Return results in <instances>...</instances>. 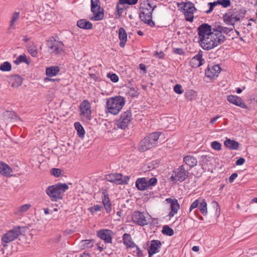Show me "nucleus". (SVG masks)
<instances>
[{
    "instance_id": "nucleus-16",
    "label": "nucleus",
    "mask_w": 257,
    "mask_h": 257,
    "mask_svg": "<svg viewBox=\"0 0 257 257\" xmlns=\"http://www.w3.org/2000/svg\"><path fill=\"white\" fill-rule=\"evenodd\" d=\"M221 68L219 65H215L212 66H208L205 71V75L207 77L214 78L217 77L220 72Z\"/></svg>"
},
{
    "instance_id": "nucleus-53",
    "label": "nucleus",
    "mask_w": 257,
    "mask_h": 257,
    "mask_svg": "<svg viewBox=\"0 0 257 257\" xmlns=\"http://www.w3.org/2000/svg\"><path fill=\"white\" fill-rule=\"evenodd\" d=\"M208 5H209L210 8H209V9L206 11L207 14H209V13H211L212 11V10H213L214 7H215L216 6L218 5V2L216 1V2H214L213 3H209L208 4Z\"/></svg>"
},
{
    "instance_id": "nucleus-64",
    "label": "nucleus",
    "mask_w": 257,
    "mask_h": 257,
    "mask_svg": "<svg viewBox=\"0 0 257 257\" xmlns=\"http://www.w3.org/2000/svg\"><path fill=\"white\" fill-rule=\"evenodd\" d=\"M80 257H90V255L88 253H84Z\"/></svg>"
},
{
    "instance_id": "nucleus-21",
    "label": "nucleus",
    "mask_w": 257,
    "mask_h": 257,
    "mask_svg": "<svg viewBox=\"0 0 257 257\" xmlns=\"http://www.w3.org/2000/svg\"><path fill=\"white\" fill-rule=\"evenodd\" d=\"M161 245V241L158 240H153L151 241L150 248L148 250L149 256L152 257L154 254L158 252Z\"/></svg>"
},
{
    "instance_id": "nucleus-59",
    "label": "nucleus",
    "mask_w": 257,
    "mask_h": 257,
    "mask_svg": "<svg viewBox=\"0 0 257 257\" xmlns=\"http://www.w3.org/2000/svg\"><path fill=\"white\" fill-rule=\"evenodd\" d=\"M155 55L156 56H158L159 58H162L164 56V53L162 52H155Z\"/></svg>"
},
{
    "instance_id": "nucleus-23",
    "label": "nucleus",
    "mask_w": 257,
    "mask_h": 257,
    "mask_svg": "<svg viewBox=\"0 0 257 257\" xmlns=\"http://www.w3.org/2000/svg\"><path fill=\"white\" fill-rule=\"evenodd\" d=\"M12 173V169L7 164L0 162V173L6 176H10Z\"/></svg>"
},
{
    "instance_id": "nucleus-1",
    "label": "nucleus",
    "mask_w": 257,
    "mask_h": 257,
    "mask_svg": "<svg viewBox=\"0 0 257 257\" xmlns=\"http://www.w3.org/2000/svg\"><path fill=\"white\" fill-rule=\"evenodd\" d=\"M156 7V6H152L148 1H144L140 4V18L143 22L151 27L155 26V23L152 21V13Z\"/></svg>"
},
{
    "instance_id": "nucleus-7",
    "label": "nucleus",
    "mask_w": 257,
    "mask_h": 257,
    "mask_svg": "<svg viewBox=\"0 0 257 257\" xmlns=\"http://www.w3.org/2000/svg\"><path fill=\"white\" fill-rule=\"evenodd\" d=\"M23 229V227L18 226L5 233L2 237V245L4 247L7 246L8 243L13 241L22 234Z\"/></svg>"
},
{
    "instance_id": "nucleus-39",
    "label": "nucleus",
    "mask_w": 257,
    "mask_h": 257,
    "mask_svg": "<svg viewBox=\"0 0 257 257\" xmlns=\"http://www.w3.org/2000/svg\"><path fill=\"white\" fill-rule=\"evenodd\" d=\"M22 62H25L27 64H29V61L27 59L26 55L25 54L21 55L16 60L14 61V63L17 65H19L20 63Z\"/></svg>"
},
{
    "instance_id": "nucleus-35",
    "label": "nucleus",
    "mask_w": 257,
    "mask_h": 257,
    "mask_svg": "<svg viewBox=\"0 0 257 257\" xmlns=\"http://www.w3.org/2000/svg\"><path fill=\"white\" fill-rule=\"evenodd\" d=\"M200 202L198 208L201 213L204 215L207 213V203L204 199L200 198Z\"/></svg>"
},
{
    "instance_id": "nucleus-42",
    "label": "nucleus",
    "mask_w": 257,
    "mask_h": 257,
    "mask_svg": "<svg viewBox=\"0 0 257 257\" xmlns=\"http://www.w3.org/2000/svg\"><path fill=\"white\" fill-rule=\"evenodd\" d=\"M12 69V65L9 62H5L0 65V70L2 71H9Z\"/></svg>"
},
{
    "instance_id": "nucleus-34",
    "label": "nucleus",
    "mask_w": 257,
    "mask_h": 257,
    "mask_svg": "<svg viewBox=\"0 0 257 257\" xmlns=\"http://www.w3.org/2000/svg\"><path fill=\"white\" fill-rule=\"evenodd\" d=\"M20 18V12H15L11 16V20L10 22V29H14L15 23L18 21Z\"/></svg>"
},
{
    "instance_id": "nucleus-61",
    "label": "nucleus",
    "mask_w": 257,
    "mask_h": 257,
    "mask_svg": "<svg viewBox=\"0 0 257 257\" xmlns=\"http://www.w3.org/2000/svg\"><path fill=\"white\" fill-rule=\"evenodd\" d=\"M219 117V116H216L212 118L210 120V123L213 124L215 122L216 120Z\"/></svg>"
},
{
    "instance_id": "nucleus-37",
    "label": "nucleus",
    "mask_w": 257,
    "mask_h": 257,
    "mask_svg": "<svg viewBox=\"0 0 257 257\" xmlns=\"http://www.w3.org/2000/svg\"><path fill=\"white\" fill-rule=\"evenodd\" d=\"M3 117L5 119H15L17 118V115L13 111H6L3 113Z\"/></svg>"
},
{
    "instance_id": "nucleus-32",
    "label": "nucleus",
    "mask_w": 257,
    "mask_h": 257,
    "mask_svg": "<svg viewBox=\"0 0 257 257\" xmlns=\"http://www.w3.org/2000/svg\"><path fill=\"white\" fill-rule=\"evenodd\" d=\"M60 71L58 66H51L46 68V75L49 77H52L56 75Z\"/></svg>"
},
{
    "instance_id": "nucleus-36",
    "label": "nucleus",
    "mask_w": 257,
    "mask_h": 257,
    "mask_svg": "<svg viewBox=\"0 0 257 257\" xmlns=\"http://www.w3.org/2000/svg\"><path fill=\"white\" fill-rule=\"evenodd\" d=\"M74 126L77 131V134L79 137L81 138H83L85 135V131L80 123L79 122H76L74 123Z\"/></svg>"
},
{
    "instance_id": "nucleus-4",
    "label": "nucleus",
    "mask_w": 257,
    "mask_h": 257,
    "mask_svg": "<svg viewBox=\"0 0 257 257\" xmlns=\"http://www.w3.org/2000/svg\"><path fill=\"white\" fill-rule=\"evenodd\" d=\"M68 189L65 183H59L48 187L46 192L52 201H57L62 198V194Z\"/></svg>"
},
{
    "instance_id": "nucleus-52",
    "label": "nucleus",
    "mask_w": 257,
    "mask_h": 257,
    "mask_svg": "<svg viewBox=\"0 0 257 257\" xmlns=\"http://www.w3.org/2000/svg\"><path fill=\"white\" fill-rule=\"evenodd\" d=\"M148 188L151 186H154L157 183V179L156 178H152L147 180Z\"/></svg>"
},
{
    "instance_id": "nucleus-44",
    "label": "nucleus",
    "mask_w": 257,
    "mask_h": 257,
    "mask_svg": "<svg viewBox=\"0 0 257 257\" xmlns=\"http://www.w3.org/2000/svg\"><path fill=\"white\" fill-rule=\"evenodd\" d=\"M245 13L246 11L244 10H240L238 12H236L234 13L235 14V18L237 19V21H239L244 17Z\"/></svg>"
},
{
    "instance_id": "nucleus-51",
    "label": "nucleus",
    "mask_w": 257,
    "mask_h": 257,
    "mask_svg": "<svg viewBox=\"0 0 257 257\" xmlns=\"http://www.w3.org/2000/svg\"><path fill=\"white\" fill-rule=\"evenodd\" d=\"M128 93L132 97L137 96L139 94L138 90L135 88H131L128 91Z\"/></svg>"
},
{
    "instance_id": "nucleus-60",
    "label": "nucleus",
    "mask_w": 257,
    "mask_h": 257,
    "mask_svg": "<svg viewBox=\"0 0 257 257\" xmlns=\"http://www.w3.org/2000/svg\"><path fill=\"white\" fill-rule=\"evenodd\" d=\"M137 255L139 257H142V251L141 250V249L138 246H137Z\"/></svg>"
},
{
    "instance_id": "nucleus-25",
    "label": "nucleus",
    "mask_w": 257,
    "mask_h": 257,
    "mask_svg": "<svg viewBox=\"0 0 257 257\" xmlns=\"http://www.w3.org/2000/svg\"><path fill=\"white\" fill-rule=\"evenodd\" d=\"M184 162L185 164L192 168L197 164V160L195 157L192 156H186L184 157Z\"/></svg>"
},
{
    "instance_id": "nucleus-48",
    "label": "nucleus",
    "mask_w": 257,
    "mask_h": 257,
    "mask_svg": "<svg viewBox=\"0 0 257 257\" xmlns=\"http://www.w3.org/2000/svg\"><path fill=\"white\" fill-rule=\"evenodd\" d=\"M138 0H119V3L120 4L135 5L137 3Z\"/></svg>"
},
{
    "instance_id": "nucleus-55",
    "label": "nucleus",
    "mask_w": 257,
    "mask_h": 257,
    "mask_svg": "<svg viewBox=\"0 0 257 257\" xmlns=\"http://www.w3.org/2000/svg\"><path fill=\"white\" fill-rule=\"evenodd\" d=\"M101 208V206L99 205H94L93 207H91L90 209H89L90 212H91L92 213H93L95 212H97L98 211L100 210V209Z\"/></svg>"
},
{
    "instance_id": "nucleus-33",
    "label": "nucleus",
    "mask_w": 257,
    "mask_h": 257,
    "mask_svg": "<svg viewBox=\"0 0 257 257\" xmlns=\"http://www.w3.org/2000/svg\"><path fill=\"white\" fill-rule=\"evenodd\" d=\"M28 51L32 56L36 57L37 56L38 52L36 46L34 43L31 42L27 45Z\"/></svg>"
},
{
    "instance_id": "nucleus-13",
    "label": "nucleus",
    "mask_w": 257,
    "mask_h": 257,
    "mask_svg": "<svg viewBox=\"0 0 257 257\" xmlns=\"http://www.w3.org/2000/svg\"><path fill=\"white\" fill-rule=\"evenodd\" d=\"M199 40L207 36H210L211 34L215 33V29L212 31L210 26L207 24H203L200 25L197 29Z\"/></svg>"
},
{
    "instance_id": "nucleus-15",
    "label": "nucleus",
    "mask_w": 257,
    "mask_h": 257,
    "mask_svg": "<svg viewBox=\"0 0 257 257\" xmlns=\"http://www.w3.org/2000/svg\"><path fill=\"white\" fill-rule=\"evenodd\" d=\"M97 236L106 243H110L113 232L109 229H102L97 231Z\"/></svg>"
},
{
    "instance_id": "nucleus-41",
    "label": "nucleus",
    "mask_w": 257,
    "mask_h": 257,
    "mask_svg": "<svg viewBox=\"0 0 257 257\" xmlns=\"http://www.w3.org/2000/svg\"><path fill=\"white\" fill-rule=\"evenodd\" d=\"M84 248H91L93 246L94 240L93 239H86L81 242Z\"/></svg>"
},
{
    "instance_id": "nucleus-8",
    "label": "nucleus",
    "mask_w": 257,
    "mask_h": 257,
    "mask_svg": "<svg viewBox=\"0 0 257 257\" xmlns=\"http://www.w3.org/2000/svg\"><path fill=\"white\" fill-rule=\"evenodd\" d=\"M132 119L131 111L127 110L121 114L119 118L116 121V125L118 128L124 130L130 124Z\"/></svg>"
},
{
    "instance_id": "nucleus-28",
    "label": "nucleus",
    "mask_w": 257,
    "mask_h": 257,
    "mask_svg": "<svg viewBox=\"0 0 257 257\" xmlns=\"http://www.w3.org/2000/svg\"><path fill=\"white\" fill-rule=\"evenodd\" d=\"M102 203L107 213H109L111 210V204L109 199L108 195L103 193Z\"/></svg>"
},
{
    "instance_id": "nucleus-18",
    "label": "nucleus",
    "mask_w": 257,
    "mask_h": 257,
    "mask_svg": "<svg viewBox=\"0 0 257 257\" xmlns=\"http://www.w3.org/2000/svg\"><path fill=\"white\" fill-rule=\"evenodd\" d=\"M202 51H200L196 56L191 59L190 64L191 67L197 68L203 64L204 60L202 59Z\"/></svg>"
},
{
    "instance_id": "nucleus-31",
    "label": "nucleus",
    "mask_w": 257,
    "mask_h": 257,
    "mask_svg": "<svg viewBox=\"0 0 257 257\" xmlns=\"http://www.w3.org/2000/svg\"><path fill=\"white\" fill-rule=\"evenodd\" d=\"M123 242L127 247H134L136 246L129 234L125 233L123 235Z\"/></svg>"
},
{
    "instance_id": "nucleus-5",
    "label": "nucleus",
    "mask_w": 257,
    "mask_h": 257,
    "mask_svg": "<svg viewBox=\"0 0 257 257\" xmlns=\"http://www.w3.org/2000/svg\"><path fill=\"white\" fill-rule=\"evenodd\" d=\"M160 133L155 132L151 134L141 142L139 149L141 152H145L152 147L157 144L159 138Z\"/></svg>"
},
{
    "instance_id": "nucleus-26",
    "label": "nucleus",
    "mask_w": 257,
    "mask_h": 257,
    "mask_svg": "<svg viewBox=\"0 0 257 257\" xmlns=\"http://www.w3.org/2000/svg\"><path fill=\"white\" fill-rule=\"evenodd\" d=\"M136 186L140 190H145L148 188L147 180L145 178L138 179L136 182Z\"/></svg>"
},
{
    "instance_id": "nucleus-57",
    "label": "nucleus",
    "mask_w": 257,
    "mask_h": 257,
    "mask_svg": "<svg viewBox=\"0 0 257 257\" xmlns=\"http://www.w3.org/2000/svg\"><path fill=\"white\" fill-rule=\"evenodd\" d=\"M237 174L236 173H233L229 178V181L232 183L234 180L237 177Z\"/></svg>"
},
{
    "instance_id": "nucleus-10",
    "label": "nucleus",
    "mask_w": 257,
    "mask_h": 257,
    "mask_svg": "<svg viewBox=\"0 0 257 257\" xmlns=\"http://www.w3.org/2000/svg\"><path fill=\"white\" fill-rule=\"evenodd\" d=\"M127 176H123L119 173H111L106 176V179L109 182H114L117 184H127L129 180Z\"/></svg>"
},
{
    "instance_id": "nucleus-62",
    "label": "nucleus",
    "mask_w": 257,
    "mask_h": 257,
    "mask_svg": "<svg viewBox=\"0 0 257 257\" xmlns=\"http://www.w3.org/2000/svg\"><path fill=\"white\" fill-rule=\"evenodd\" d=\"M201 162L204 163L205 161L207 160V156H202L201 157Z\"/></svg>"
},
{
    "instance_id": "nucleus-30",
    "label": "nucleus",
    "mask_w": 257,
    "mask_h": 257,
    "mask_svg": "<svg viewBox=\"0 0 257 257\" xmlns=\"http://www.w3.org/2000/svg\"><path fill=\"white\" fill-rule=\"evenodd\" d=\"M22 78L18 75L13 76L11 78V86L13 87H18L22 83Z\"/></svg>"
},
{
    "instance_id": "nucleus-3",
    "label": "nucleus",
    "mask_w": 257,
    "mask_h": 257,
    "mask_svg": "<svg viewBox=\"0 0 257 257\" xmlns=\"http://www.w3.org/2000/svg\"><path fill=\"white\" fill-rule=\"evenodd\" d=\"M124 104L125 100L120 96L109 98L106 102V112L116 115L119 113Z\"/></svg>"
},
{
    "instance_id": "nucleus-9",
    "label": "nucleus",
    "mask_w": 257,
    "mask_h": 257,
    "mask_svg": "<svg viewBox=\"0 0 257 257\" xmlns=\"http://www.w3.org/2000/svg\"><path fill=\"white\" fill-rule=\"evenodd\" d=\"M99 0H91V11L94 16L90 18L93 21H100L103 18L104 14L100 11Z\"/></svg>"
},
{
    "instance_id": "nucleus-43",
    "label": "nucleus",
    "mask_w": 257,
    "mask_h": 257,
    "mask_svg": "<svg viewBox=\"0 0 257 257\" xmlns=\"http://www.w3.org/2000/svg\"><path fill=\"white\" fill-rule=\"evenodd\" d=\"M162 232L164 234L172 236L174 234V230L168 225H165L163 227Z\"/></svg>"
},
{
    "instance_id": "nucleus-14",
    "label": "nucleus",
    "mask_w": 257,
    "mask_h": 257,
    "mask_svg": "<svg viewBox=\"0 0 257 257\" xmlns=\"http://www.w3.org/2000/svg\"><path fill=\"white\" fill-rule=\"evenodd\" d=\"M196 10L194 5L191 3H187L184 4L183 11L186 21L192 22L193 21L194 12Z\"/></svg>"
},
{
    "instance_id": "nucleus-47",
    "label": "nucleus",
    "mask_w": 257,
    "mask_h": 257,
    "mask_svg": "<svg viewBox=\"0 0 257 257\" xmlns=\"http://www.w3.org/2000/svg\"><path fill=\"white\" fill-rule=\"evenodd\" d=\"M107 77L110 79L113 82H117L118 81V76L114 73H107Z\"/></svg>"
},
{
    "instance_id": "nucleus-50",
    "label": "nucleus",
    "mask_w": 257,
    "mask_h": 257,
    "mask_svg": "<svg viewBox=\"0 0 257 257\" xmlns=\"http://www.w3.org/2000/svg\"><path fill=\"white\" fill-rule=\"evenodd\" d=\"M62 170L60 169L53 168L51 170V174L55 177H58L61 175Z\"/></svg>"
},
{
    "instance_id": "nucleus-24",
    "label": "nucleus",
    "mask_w": 257,
    "mask_h": 257,
    "mask_svg": "<svg viewBox=\"0 0 257 257\" xmlns=\"http://www.w3.org/2000/svg\"><path fill=\"white\" fill-rule=\"evenodd\" d=\"M118 37L120 40L119 46L123 48L127 41V34L123 28H120L118 30Z\"/></svg>"
},
{
    "instance_id": "nucleus-27",
    "label": "nucleus",
    "mask_w": 257,
    "mask_h": 257,
    "mask_svg": "<svg viewBox=\"0 0 257 257\" xmlns=\"http://www.w3.org/2000/svg\"><path fill=\"white\" fill-rule=\"evenodd\" d=\"M77 25L80 28L86 30H90L92 28V24L85 19L78 20Z\"/></svg>"
},
{
    "instance_id": "nucleus-38",
    "label": "nucleus",
    "mask_w": 257,
    "mask_h": 257,
    "mask_svg": "<svg viewBox=\"0 0 257 257\" xmlns=\"http://www.w3.org/2000/svg\"><path fill=\"white\" fill-rule=\"evenodd\" d=\"M234 28L231 27H225L223 26H219L217 30H215V33L217 34V32H220V35H222V33L227 34L230 31H232Z\"/></svg>"
},
{
    "instance_id": "nucleus-2",
    "label": "nucleus",
    "mask_w": 257,
    "mask_h": 257,
    "mask_svg": "<svg viewBox=\"0 0 257 257\" xmlns=\"http://www.w3.org/2000/svg\"><path fill=\"white\" fill-rule=\"evenodd\" d=\"M224 41V37L220 32L214 33L199 40L201 47L204 50H209L217 46Z\"/></svg>"
},
{
    "instance_id": "nucleus-46",
    "label": "nucleus",
    "mask_w": 257,
    "mask_h": 257,
    "mask_svg": "<svg viewBox=\"0 0 257 257\" xmlns=\"http://www.w3.org/2000/svg\"><path fill=\"white\" fill-rule=\"evenodd\" d=\"M218 5H221L223 8H227L230 6V0H218Z\"/></svg>"
},
{
    "instance_id": "nucleus-40",
    "label": "nucleus",
    "mask_w": 257,
    "mask_h": 257,
    "mask_svg": "<svg viewBox=\"0 0 257 257\" xmlns=\"http://www.w3.org/2000/svg\"><path fill=\"white\" fill-rule=\"evenodd\" d=\"M31 207V205L30 204H26L23 205L17 208L16 213L17 214L24 213L26 212L27 210H28Z\"/></svg>"
},
{
    "instance_id": "nucleus-6",
    "label": "nucleus",
    "mask_w": 257,
    "mask_h": 257,
    "mask_svg": "<svg viewBox=\"0 0 257 257\" xmlns=\"http://www.w3.org/2000/svg\"><path fill=\"white\" fill-rule=\"evenodd\" d=\"M49 52L53 55H60L64 52V45L62 42L52 37L47 41Z\"/></svg>"
},
{
    "instance_id": "nucleus-56",
    "label": "nucleus",
    "mask_w": 257,
    "mask_h": 257,
    "mask_svg": "<svg viewBox=\"0 0 257 257\" xmlns=\"http://www.w3.org/2000/svg\"><path fill=\"white\" fill-rule=\"evenodd\" d=\"M245 162V159L243 158H240L235 162L236 165L240 166L243 165Z\"/></svg>"
},
{
    "instance_id": "nucleus-45",
    "label": "nucleus",
    "mask_w": 257,
    "mask_h": 257,
    "mask_svg": "<svg viewBox=\"0 0 257 257\" xmlns=\"http://www.w3.org/2000/svg\"><path fill=\"white\" fill-rule=\"evenodd\" d=\"M211 146L212 148L215 150L220 151L221 149V144L217 141L212 142Z\"/></svg>"
},
{
    "instance_id": "nucleus-29",
    "label": "nucleus",
    "mask_w": 257,
    "mask_h": 257,
    "mask_svg": "<svg viewBox=\"0 0 257 257\" xmlns=\"http://www.w3.org/2000/svg\"><path fill=\"white\" fill-rule=\"evenodd\" d=\"M224 145L226 147L231 150H237L239 146L237 142L230 139H226L224 142Z\"/></svg>"
},
{
    "instance_id": "nucleus-54",
    "label": "nucleus",
    "mask_w": 257,
    "mask_h": 257,
    "mask_svg": "<svg viewBox=\"0 0 257 257\" xmlns=\"http://www.w3.org/2000/svg\"><path fill=\"white\" fill-rule=\"evenodd\" d=\"M174 91L177 94H182L183 91L182 90V86L180 84H176L174 88Z\"/></svg>"
},
{
    "instance_id": "nucleus-58",
    "label": "nucleus",
    "mask_w": 257,
    "mask_h": 257,
    "mask_svg": "<svg viewBox=\"0 0 257 257\" xmlns=\"http://www.w3.org/2000/svg\"><path fill=\"white\" fill-rule=\"evenodd\" d=\"M174 52L176 53V54H178L179 55H182L183 54L184 52L183 51V50L181 48H176V49H174Z\"/></svg>"
},
{
    "instance_id": "nucleus-19",
    "label": "nucleus",
    "mask_w": 257,
    "mask_h": 257,
    "mask_svg": "<svg viewBox=\"0 0 257 257\" xmlns=\"http://www.w3.org/2000/svg\"><path fill=\"white\" fill-rule=\"evenodd\" d=\"M166 201L170 204L171 210L169 214V216L171 218L177 213L178 210L179 209L180 205L176 199H172L169 198L166 199Z\"/></svg>"
},
{
    "instance_id": "nucleus-17",
    "label": "nucleus",
    "mask_w": 257,
    "mask_h": 257,
    "mask_svg": "<svg viewBox=\"0 0 257 257\" xmlns=\"http://www.w3.org/2000/svg\"><path fill=\"white\" fill-rule=\"evenodd\" d=\"M133 219L135 222L140 225L143 226L148 224V220L145 215L139 211L134 212L133 215Z\"/></svg>"
},
{
    "instance_id": "nucleus-11",
    "label": "nucleus",
    "mask_w": 257,
    "mask_h": 257,
    "mask_svg": "<svg viewBox=\"0 0 257 257\" xmlns=\"http://www.w3.org/2000/svg\"><path fill=\"white\" fill-rule=\"evenodd\" d=\"M80 115L83 118L86 120H90L91 119V106L89 102L85 100L81 103L80 105Z\"/></svg>"
},
{
    "instance_id": "nucleus-12",
    "label": "nucleus",
    "mask_w": 257,
    "mask_h": 257,
    "mask_svg": "<svg viewBox=\"0 0 257 257\" xmlns=\"http://www.w3.org/2000/svg\"><path fill=\"white\" fill-rule=\"evenodd\" d=\"M188 173L187 172L183 165L180 166L176 172L175 175H172L171 177L172 181L176 182L177 181L182 182L188 177Z\"/></svg>"
},
{
    "instance_id": "nucleus-22",
    "label": "nucleus",
    "mask_w": 257,
    "mask_h": 257,
    "mask_svg": "<svg viewBox=\"0 0 257 257\" xmlns=\"http://www.w3.org/2000/svg\"><path fill=\"white\" fill-rule=\"evenodd\" d=\"M223 20L227 25H230L233 28L235 23L237 22V19L235 18V14L228 13L223 15Z\"/></svg>"
},
{
    "instance_id": "nucleus-63",
    "label": "nucleus",
    "mask_w": 257,
    "mask_h": 257,
    "mask_svg": "<svg viewBox=\"0 0 257 257\" xmlns=\"http://www.w3.org/2000/svg\"><path fill=\"white\" fill-rule=\"evenodd\" d=\"M199 250V247L198 246H194L192 247V250L194 251H198Z\"/></svg>"
},
{
    "instance_id": "nucleus-49",
    "label": "nucleus",
    "mask_w": 257,
    "mask_h": 257,
    "mask_svg": "<svg viewBox=\"0 0 257 257\" xmlns=\"http://www.w3.org/2000/svg\"><path fill=\"white\" fill-rule=\"evenodd\" d=\"M200 202V198L198 199L195 200L190 205L189 212H191L193 209L198 207L199 204Z\"/></svg>"
},
{
    "instance_id": "nucleus-20",
    "label": "nucleus",
    "mask_w": 257,
    "mask_h": 257,
    "mask_svg": "<svg viewBox=\"0 0 257 257\" xmlns=\"http://www.w3.org/2000/svg\"><path fill=\"white\" fill-rule=\"evenodd\" d=\"M227 99L229 102L240 106L241 108H247V105L243 101L242 99L238 96L232 95H229L227 96Z\"/></svg>"
}]
</instances>
